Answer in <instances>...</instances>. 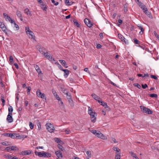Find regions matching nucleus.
<instances>
[{
  "label": "nucleus",
  "mask_w": 159,
  "mask_h": 159,
  "mask_svg": "<svg viewBox=\"0 0 159 159\" xmlns=\"http://www.w3.org/2000/svg\"><path fill=\"white\" fill-rule=\"evenodd\" d=\"M66 133L67 134H69L70 133V131L68 129H66L65 130Z\"/></svg>",
  "instance_id": "obj_62"
},
{
  "label": "nucleus",
  "mask_w": 159,
  "mask_h": 159,
  "mask_svg": "<svg viewBox=\"0 0 159 159\" xmlns=\"http://www.w3.org/2000/svg\"><path fill=\"white\" fill-rule=\"evenodd\" d=\"M1 144L5 146H7L9 145L8 142L7 141L2 142Z\"/></svg>",
  "instance_id": "obj_38"
},
{
  "label": "nucleus",
  "mask_w": 159,
  "mask_h": 159,
  "mask_svg": "<svg viewBox=\"0 0 159 159\" xmlns=\"http://www.w3.org/2000/svg\"><path fill=\"white\" fill-rule=\"evenodd\" d=\"M131 154V155L132 157H133L134 158L136 157L137 156L136 155V154L135 153L133 152H130Z\"/></svg>",
  "instance_id": "obj_51"
},
{
  "label": "nucleus",
  "mask_w": 159,
  "mask_h": 159,
  "mask_svg": "<svg viewBox=\"0 0 159 159\" xmlns=\"http://www.w3.org/2000/svg\"><path fill=\"white\" fill-rule=\"evenodd\" d=\"M51 1L52 2L55 6H57L59 4V2H55V0H51Z\"/></svg>",
  "instance_id": "obj_50"
},
{
  "label": "nucleus",
  "mask_w": 159,
  "mask_h": 159,
  "mask_svg": "<svg viewBox=\"0 0 159 159\" xmlns=\"http://www.w3.org/2000/svg\"><path fill=\"white\" fill-rule=\"evenodd\" d=\"M36 70L37 71V72H38L39 74H42V71H41V70L39 68L38 69V70Z\"/></svg>",
  "instance_id": "obj_53"
},
{
  "label": "nucleus",
  "mask_w": 159,
  "mask_h": 159,
  "mask_svg": "<svg viewBox=\"0 0 159 159\" xmlns=\"http://www.w3.org/2000/svg\"><path fill=\"white\" fill-rule=\"evenodd\" d=\"M98 102L99 104H100L101 105L104 107L105 108L107 109V110L109 109V107L107 106V104L105 102L103 101H101L100 100L98 101Z\"/></svg>",
  "instance_id": "obj_12"
},
{
  "label": "nucleus",
  "mask_w": 159,
  "mask_h": 159,
  "mask_svg": "<svg viewBox=\"0 0 159 159\" xmlns=\"http://www.w3.org/2000/svg\"><path fill=\"white\" fill-rule=\"evenodd\" d=\"M150 97H152V98H153V97L157 98V95L156 94L153 93V94H150Z\"/></svg>",
  "instance_id": "obj_44"
},
{
  "label": "nucleus",
  "mask_w": 159,
  "mask_h": 159,
  "mask_svg": "<svg viewBox=\"0 0 159 159\" xmlns=\"http://www.w3.org/2000/svg\"><path fill=\"white\" fill-rule=\"evenodd\" d=\"M151 77L152 78L156 80H157L158 79L156 75H151Z\"/></svg>",
  "instance_id": "obj_55"
},
{
  "label": "nucleus",
  "mask_w": 159,
  "mask_h": 159,
  "mask_svg": "<svg viewBox=\"0 0 159 159\" xmlns=\"http://www.w3.org/2000/svg\"><path fill=\"white\" fill-rule=\"evenodd\" d=\"M36 48L41 53L43 54L45 57L49 60L52 61L54 60V59L53 58L49 53L48 52H45V49L44 47L39 45H37L36 46Z\"/></svg>",
  "instance_id": "obj_1"
},
{
  "label": "nucleus",
  "mask_w": 159,
  "mask_h": 159,
  "mask_svg": "<svg viewBox=\"0 0 159 159\" xmlns=\"http://www.w3.org/2000/svg\"><path fill=\"white\" fill-rule=\"evenodd\" d=\"M9 60L11 63H13V59L12 56H11L10 57Z\"/></svg>",
  "instance_id": "obj_45"
},
{
  "label": "nucleus",
  "mask_w": 159,
  "mask_h": 159,
  "mask_svg": "<svg viewBox=\"0 0 159 159\" xmlns=\"http://www.w3.org/2000/svg\"><path fill=\"white\" fill-rule=\"evenodd\" d=\"M16 15L20 19L21 21H23V19L22 16L21 12L19 10H17L16 11Z\"/></svg>",
  "instance_id": "obj_15"
},
{
  "label": "nucleus",
  "mask_w": 159,
  "mask_h": 159,
  "mask_svg": "<svg viewBox=\"0 0 159 159\" xmlns=\"http://www.w3.org/2000/svg\"><path fill=\"white\" fill-rule=\"evenodd\" d=\"M1 101L2 102V105L3 106L5 105V100L4 99V97L3 96H1Z\"/></svg>",
  "instance_id": "obj_31"
},
{
  "label": "nucleus",
  "mask_w": 159,
  "mask_h": 159,
  "mask_svg": "<svg viewBox=\"0 0 159 159\" xmlns=\"http://www.w3.org/2000/svg\"><path fill=\"white\" fill-rule=\"evenodd\" d=\"M4 157L8 159H13L14 157L11 156L9 154L5 155Z\"/></svg>",
  "instance_id": "obj_28"
},
{
  "label": "nucleus",
  "mask_w": 159,
  "mask_h": 159,
  "mask_svg": "<svg viewBox=\"0 0 159 159\" xmlns=\"http://www.w3.org/2000/svg\"><path fill=\"white\" fill-rule=\"evenodd\" d=\"M142 87L143 89H146L147 87H148V85L146 84H142Z\"/></svg>",
  "instance_id": "obj_60"
},
{
  "label": "nucleus",
  "mask_w": 159,
  "mask_h": 159,
  "mask_svg": "<svg viewBox=\"0 0 159 159\" xmlns=\"http://www.w3.org/2000/svg\"><path fill=\"white\" fill-rule=\"evenodd\" d=\"M65 94H66V96H67V98H71L70 93L68 92H66V93Z\"/></svg>",
  "instance_id": "obj_46"
},
{
  "label": "nucleus",
  "mask_w": 159,
  "mask_h": 159,
  "mask_svg": "<svg viewBox=\"0 0 159 159\" xmlns=\"http://www.w3.org/2000/svg\"><path fill=\"white\" fill-rule=\"evenodd\" d=\"M55 154L58 158L62 157L63 156L62 153L60 151H56L55 152Z\"/></svg>",
  "instance_id": "obj_18"
},
{
  "label": "nucleus",
  "mask_w": 159,
  "mask_h": 159,
  "mask_svg": "<svg viewBox=\"0 0 159 159\" xmlns=\"http://www.w3.org/2000/svg\"><path fill=\"white\" fill-rule=\"evenodd\" d=\"M25 30L26 33L29 35V36L30 37V38H31L32 39L34 40L35 36L34 35V33L32 31L30 30L29 27V26L26 27H25Z\"/></svg>",
  "instance_id": "obj_4"
},
{
  "label": "nucleus",
  "mask_w": 159,
  "mask_h": 159,
  "mask_svg": "<svg viewBox=\"0 0 159 159\" xmlns=\"http://www.w3.org/2000/svg\"><path fill=\"white\" fill-rule=\"evenodd\" d=\"M24 13L28 16H32L31 11L28 8H26L25 9Z\"/></svg>",
  "instance_id": "obj_13"
},
{
  "label": "nucleus",
  "mask_w": 159,
  "mask_h": 159,
  "mask_svg": "<svg viewBox=\"0 0 159 159\" xmlns=\"http://www.w3.org/2000/svg\"><path fill=\"white\" fill-rule=\"evenodd\" d=\"M91 96L95 100L98 101H98L100 100H99L101 99L100 97L98 96L95 93L92 94Z\"/></svg>",
  "instance_id": "obj_19"
},
{
  "label": "nucleus",
  "mask_w": 159,
  "mask_h": 159,
  "mask_svg": "<svg viewBox=\"0 0 159 159\" xmlns=\"http://www.w3.org/2000/svg\"><path fill=\"white\" fill-rule=\"evenodd\" d=\"M13 23H14V27L16 28V30H18L19 29V27L18 25L16 24L15 22Z\"/></svg>",
  "instance_id": "obj_42"
},
{
  "label": "nucleus",
  "mask_w": 159,
  "mask_h": 159,
  "mask_svg": "<svg viewBox=\"0 0 159 159\" xmlns=\"http://www.w3.org/2000/svg\"><path fill=\"white\" fill-rule=\"evenodd\" d=\"M134 85L135 86L137 87L139 89H140L141 88V86L138 83H135L134 84Z\"/></svg>",
  "instance_id": "obj_40"
},
{
  "label": "nucleus",
  "mask_w": 159,
  "mask_h": 159,
  "mask_svg": "<svg viewBox=\"0 0 159 159\" xmlns=\"http://www.w3.org/2000/svg\"><path fill=\"white\" fill-rule=\"evenodd\" d=\"M93 113H95L94 112H93V109L91 108H90V107H89L88 108V113L89 115H91L92 114H93Z\"/></svg>",
  "instance_id": "obj_30"
},
{
  "label": "nucleus",
  "mask_w": 159,
  "mask_h": 159,
  "mask_svg": "<svg viewBox=\"0 0 159 159\" xmlns=\"http://www.w3.org/2000/svg\"><path fill=\"white\" fill-rule=\"evenodd\" d=\"M97 131H96V130H92L91 131V132L93 134H94L96 136V135L97 134Z\"/></svg>",
  "instance_id": "obj_58"
},
{
  "label": "nucleus",
  "mask_w": 159,
  "mask_h": 159,
  "mask_svg": "<svg viewBox=\"0 0 159 159\" xmlns=\"http://www.w3.org/2000/svg\"><path fill=\"white\" fill-rule=\"evenodd\" d=\"M69 81L71 83H75V81L74 80V79L72 78H69Z\"/></svg>",
  "instance_id": "obj_59"
},
{
  "label": "nucleus",
  "mask_w": 159,
  "mask_h": 159,
  "mask_svg": "<svg viewBox=\"0 0 159 159\" xmlns=\"http://www.w3.org/2000/svg\"><path fill=\"white\" fill-rule=\"evenodd\" d=\"M51 1L52 2L55 6H57L59 4V2H55V0H51Z\"/></svg>",
  "instance_id": "obj_49"
},
{
  "label": "nucleus",
  "mask_w": 159,
  "mask_h": 159,
  "mask_svg": "<svg viewBox=\"0 0 159 159\" xmlns=\"http://www.w3.org/2000/svg\"><path fill=\"white\" fill-rule=\"evenodd\" d=\"M3 16L6 20H8L11 23H13L14 22V21L12 20L9 16L6 13H3Z\"/></svg>",
  "instance_id": "obj_8"
},
{
  "label": "nucleus",
  "mask_w": 159,
  "mask_h": 159,
  "mask_svg": "<svg viewBox=\"0 0 159 159\" xmlns=\"http://www.w3.org/2000/svg\"><path fill=\"white\" fill-rule=\"evenodd\" d=\"M59 61L63 66H64L66 68H67L68 67V66H67L66 62L64 60H59Z\"/></svg>",
  "instance_id": "obj_22"
},
{
  "label": "nucleus",
  "mask_w": 159,
  "mask_h": 159,
  "mask_svg": "<svg viewBox=\"0 0 159 159\" xmlns=\"http://www.w3.org/2000/svg\"><path fill=\"white\" fill-rule=\"evenodd\" d=\"M73 22L74 24L77 27H80V25L79 24L78 22L76 20H73Z\"/></svg>",
  "instance_id": "obj_32"
},
{
  "label": "nucleus",
  "mask_w": 159,
  "mask_h": 159,
  "mask_svg": "<svg viewBox=\"0 0 159 159\" xmlns=\"http://www.w3.org/2000/svg\"><path fill=\"white\" fill-rule=\"evenodd\" d=\"M13 111V109L11 106H10L8 108V114H12Z\"/></svg>",
  "instance_id": "obj_29"
},
{
  "label": "nucleus",
  "mask_w": 159,
  "mask_h": 159,
  "mask_svg": "<svg viewBox=\"0 0 159 159\" xmlns=\"http://www.w3.org/2000/svg\"><path fill=\"white\" fill-rule=\"evenodd\" d=\"M138 5L141 8V7H143V6L145 5L141 2H139V3H138Z\"/></svg>",
  "instance_id": "obj_56"
},
{
  "label": "nucleus",
  "mask_w": 159,
  "mask_h": 159,
  "mask_svg": "<svg viewBox=\"0 0 159 159\" xmlns=\"http://www.w3.org/2000/svg\"><path fill=\"white\" fill-rule=\"evenodd\" d=\"M4 135L5 136L9 137L13 139L18 138L19 139H21L26 137V136L24 137L23 135L20 136L18 134L15 133H7L4 134Z\"/></svg>",
  "instance_id": "obj_2"
},
{
  "label": "nucleus",
  "mask_w": 159,
  "mask_h": 159,
  "mask_svg": "<svg viewBox=\"0 0 159 159\" xmlns=\"http://www.w3.org/2000/svg\"><path fill=\"white\" fill-rule=\"evenodd\" d=\"M63 71L64 72V76L66 78H67L69 74V70L67 69H65Z\"/></svg>",
  "instance_id": "obj_20"
},
{
  "label": "nucleus",
  "mask_w": 159,
  "mask_h": 159,
  "mask_svg": "<svg viewBox=\"0 0 159 159\" xmlns=\"http://www.w3.org/2000/svg\"><path fill=\"white\" fill-rule=\"evenodd\" d=\"M31 152L30 150H26L23 151L20 153V154L22 155H29L31 154Z\"/></svg>",
  "instance_id": "obj_17"
},
{
  "label": "nucleus",
  "mask_w": 159,
  "mask_h": 159,
  "mask_svg": "<svg viewBox=\"0 0 159 159\" xmlns=\"http://www.w3.org/2000/svg\"><path fill=\"white\" fill-rule=\"evenodd\" d=\"M67 99L68 100L69 103L70 105L73 107L74 106V103L73 100L71 98H67Z\"/></svg>",
  "instance_id": "obj_25"
},
{
  "label": "nucleus",
  "mask_w": 159,
  "mask_h": 159,
  "mask_svg": "<svg viewBox=\"0 0 159 159\" xmlns=\"http://www.w3.org/2000/svg\"><path fill=\"white\" fill-rule=\"evenodd\" d=\"M11 150H18V149L16 147L12 146L11 147Z\"/></svg>",
  "instance_id": "obj_39"
},
{
  "label": "nucleus",
  "mask_w": 159,
  "mask_h": 159,
  "mask_svg": "<svg viewBox=\"0 0 159 159\" xmlns=\"http://www.w3.org/2000/svg\"><path fill=\"white\" fill-rule=\"evenodd\" d=\"M120 159V154H116L115 156V159Z\"/></svg>",
  "instance_id": "obj_47"
},
{
  "label": "nucleus",
  "mask_w": 159,
  "mask_h": 159,
  "mask_svg": "<svg viewBox=\"0 0 159 159\" xmlns=\"http://www.w3.org/2000/svg\"><path fill=\"white\" fill-rule=\"evenodd\" d=\"M137 26L141 30V31L139 32V34H143L144 31V29H143L142 26L140 24H138L137 25Z\"/></svg>",
  "instance_id": "obj_21"
},
{
  "label": "nucleus",
  "mask_w": 159,
  "mask_h": 159,
  "mask_svg": "<svg viewBox=\"0 0 159 159\" xmlns=\"http://www.w3.org/2000/svg\"><path fill=\"white\" fill-rule=\"evenodd\" d=\"M142 111L144 113H145L148 114H152L153 112L149 109L146 108L144 106H141L140 107Z\"/></svg>",
  "instance_id": "obj_6"
},
{
  "label": "nucleus",
  "mask_w": 159,
  "mask_h": 159,
  "mask_svg": "<svg viewBox=\"0 0 159 159\" xmlns=\"http://www.w3.org/2000/svg\"><path fill=\"white\" fill-rule=\"evenodd\" d=\"M90 115L91 116L90 117L92 122L93 123L95 122L96 119V115L95 113Z\"/></svg>",
  "instance_id": "obj_16"
},
{
  "label": "nucleus",
  "mask_w": 159,
  "mask_h": 159,
  "mask_svg": "<svg viewBox=\"0 0 159 159\" xmlns=\"http://www.w3.org/2000/svg\"><path fill=\"white\" fill-rule=\"evenodd\" d=\"M37 125L38 126V129L39 130H40L41 129V125L40 123V122H39L37 123Z\"/></svg>",
  "instance_id": "obj_48"
},
{
  "label": "nucleus",
  "mask_w": 159,
  "mask_h": 159,
  "mask_svg": "<svg viewBox=\"0 0 159 159\" xmlns=\"http://www.w3.org/2000/svg\"><path fill=\"white\" fill-rule=\"evenodd\" d=\"M40 7L43 10L45 11H46L47 9V7H46V5L43 4V2L40 4Z\"/></svg>",
  "instance_id": "obj_26"
},
{
  "label": "nucleus",
  "mask_w": 159,
  "mask_h": 159,
  "mask_svg": "<svg viewBox=\"0 0 159 159\" xmlns=\"http://www.w3.org/2000/svg\"><path fill=\"white\" fill-rule=\"evenodd\" d=\"M35 153L36 155L40 157H49L51 156V153L44 151L42 152L35 151Z\"/></svg>",
  "instance_id": "obj_3"
},
{
  "label": "nucleus",
  "mask_w": 159,
  "mask_h": 159,
  "mask_svg": "<svg viewBox=\"0 0 159 159\" xmlns=\"http://www.w3.org/2000/svg\"><path fill=\"white\" fill-rule=\"evenodd\" d=\"M134 42L135 44H138L139 43V41L136 39H134Z\"/></svg>",
  "instance_id": "obj_36"
},
{
  "label": "nucleus",
  "mask_w": 159,
  "mask_h": 159,
  "mask_svg": "<svg viewBox=\"0 0 159 159\" xmlns=\"http://www.w3.org/2000/svg\"><path fill=\"white\" fill-rule=\"evenodd\" d=\"M118 37L119 39H120L121 40L124 42L125 44H128V41L121 34H118Z\"/></svg>",
  "instance_id": "obj_11"
},
{
  "label": "nucleus",
  "mask_w": 159,
  "mask_h": 159,
  "mask_svg": "<svg viewBox=\"0 0 159 159\" xmlns=\"http://www.w3.org/2000/svg\"><path fill=\"white\" fill-rule=\"evenodd\" d=\"M86 154L89 157H90L91 155V153L90 151H87L86 152Z\"/></svg>",
  "instance_id": "obj_64"
},
{
  "label": "nucleus",
  "mask_w": 159,
  "mask_h": 159,
  "mask_svg": "<svg viewBox=\"0 0 159 159\" xmlns=\"http://www.w3.org/2000/svg\"><path fill=\"white\" fill-rule=\"evenodd\" d=\"M112 148L113 150L116 152V154H119L120 155V151L119 148L116 147H114Z\"/></svg>",
  "instance_id": "obj_23"
},
{
  "label": "nucleus",
  "mask_w": 159,
  "mask_h": 159,
  "mask_svg": "<svg viewBox=\"0 0 159 159\" xmlns=\"http://www.w3.org/2000/svg\"><path fill=\"white\" fill-rule=\"evenodd\" d=\"M52 92L54 96H57V93L56 92V91L54 89H52Z\"/></svg>",
  "instance_id": "obj_43"
},
{
  "label": "nucleus",
  "mask_w": 159,
  "mask_h": 159,
  "mask_svg": "<svg viewBox=\"0 0 159 159\" xmlns=\"http://www.w3.org/2000/svg\"><path fill=\"white\" fill-rule=\"evenodd\" d=\"M65 3V4L67 6L71 5V4H70L69 2V0H64Z\"/></svg>",
  "instance_id": "obj_34"
},
{
  "label": "nucleus",
  "mask_w": 159,
  "mask_h": 159,
  "mask_svg": "<svg viewBox=\"0 0 159 159\" xmlns=\"http://www.w3.org/2000/svg\"><path fill=\"white\" fill-rule=\"evenodd\" d=\"M36 94L39 97L43 99H45L46 100V98L45 97V94L44 93H41L39 89H38L37 90L36 92Z\"/></svg>",
  "instance_id": "obj_7"
},
{
  "label": "nucleus",
  "mask_w": 159,
  "mask_h": 159,
  "mask_svg": "<svg viewBox=\"0 0 159 159\" xmlns=\"http://www.w3.org/2000/svg\"><path fill=\"white\" fill-rule=\"evenodd\" d=\"M96 136L98 138H100L103 139H107V138L106 137L104 136L101 132L99 131H98L97 134L96 135Z\"/></svg>",
  "instance_id": "obj_9"
},
{
  "label": "nucleus",
  "mask_w": 159,
  "mask_h": 159,
  "mask_svg": "<svg viewBox=\"0 0 159 159\" xmlns=\"http://www.w3.org/2000/svg\"><path fill=\"white\" fill-rule=\"evenodd\" d=\"M29 126L31 129H33L34 127V124L31 122H29Z\"/></svg>",
  "instance_id": "obj_35"
},
{
  "label": "nucleus",
  "mask_w": 159,
  "mask_h": 159,
  "mask_svg": "<svg viewBox=\"0 0 159 159\" xmlns=\"http://www.w3.org/2000/svg\"><path fill=\"white\" fill-rule=\"evenodd\" d=\"M7 120L9 123H11L13 121L12 114H8L7 118Z\"/></svg>",
  "instance_id": "obj_14"
},
{
  "label": "nucleus",
  "mask_w": 159,
  "mask_h": 159,
  "mask_svg": "<svg viewBox=\"0 0 159 159\" xmlns=\"http://www.w3.org/2000/svg\"><path fill=\"white\" fill-rule=\"evenodd\" d=\"M143 10V12H145L147 11V8L146 7V6L144 5L143 7H141V8Z\"/></svg>",
  "instance_id": "obj_33"
},
{
  "label": "nucleus",
  "mask_w": 159,
  "mask_h": 159,
  "mask_svg": "<svg viewBox=\"0 0 159 159\" xmlns=\"http://www.w3.org/2000/svg\"><path fill=\"white\" fill-rule=\"evenodd\" d=\"M85 24L89 27L90 28L93 26V24L91 23L90 21L88 19L85 18L84 20Z\"/></svg>",
  "instance_id": "obj_10"
},
{
  "label": "nucleus",
  "mask_w": 159,
  "mask_h": 159,
  "mask_svg": "<svg viewBox=\"0 0 159 159\" xmlns=\"http://www.w3.org/2000/svg\"><path fill=\"white\" fill-rule=\"evenodd\" d=\"M55 141L57 143H59L60 142L61 140L58 138H55Z\"/></svg>",
  "instance_id": "obj_52"
},
{
  "label": "nucleus",
  "mask_w": 159,
  "mask_h": 159,
  "mask_svg": "<svg viewBox=\"0 0 159 159\" xmlns=\"http://www.w3.org/2000/svg\"><path fill=\"white\" fill-rule=\"evenodd\" d=\"M57 146H58V148L59 149H61V150L63 151V149H64L63 148L61 145L60 144H58L57 145Z\"/></svg>",
  "instance_id": "obj_41"
},
{
  "label": "nucleus",
  "mask_w": 159,
  "mask_h": 159,
  "mask_svg": "<svg viewBox=\"0 0 159 159\" xmlns=\"http://www.w3.org/2000/svg\"><path fill=\"white\" fill-rule=\"evenodd\" d=\"M124 12H126L127 11V5L126 4L125 5H124Z\"/></svg>",
  "instance_id": "obj_37"
},
{
  "label": "nucleus",
  "mask_w": 159,
  "mask_h": 159,
  "mask_svg": "<svg viewBox=\"0 0 159 159\" xmlns=\"http://www.w3.org/2000/svg\"><path fill=\"white\" fill-rule=\"evenodd\" d=\"M26 88H27V92L28 94H29L30 93V90H31V88L29 86L28 87H26Z\"/></svg>",
  "instance_id": "obj_54"
},
{
  "label": "nucleus",
  "mask_w": 159,
  "mask_h": 159,
  "mask_svg": "<svg viewBox=\"0 0 159 159\" xmlns=\"http://www.w3.org/2000/svg\"><path fill=\"white\" fill-rule=\"evenodd\" d=\"M0 28L2 29L3 31H6V28L3 23L2 22V24L0 25Z\"/></svg>",
  "instance_id": "obj_27"
},
{
  "label": "nucleus",
  "mask_w": 159,
  "mask_h": 159,
  "mask_svg": "<svg viewBox=\"0 0 159 159\" xmlns=\"http://www.w3.org/2000/svg\"><path fill=\"white\" fill-rule=\"evenodd\" d=\"M154 34L156 36V37L159 39V35H158L156 33V32L154 31Z\"/></svg>",
  "instance_id": "obj_57"
},
{
  "label": "nucleus",
  "mask_w": 159,
  "mask_h": 159,
  "mask_svg": "<svg viewBox=\"0 0 159 159\" xmlns=\"http://www.w3.org/2000/svg\"><path fill=\"white\" fill-rule=\"evenodd\" d=\"M5 150H7L8 152L11 151V147H7L5 148Z\"/></svg>",
  "instance_id": "obj_61"
},
{
  "label": "nucleus",
  "mask_w": 159,
  "mask_h": 159,
  "mask_svg": "<svg viewBox=\"0 0 159 159\" xmlns=\"http://www.w3.org/2000/svg\"><path fill=\"white\" fill-rule=\"evenodd\" d=\"M34 67L35 68L36 70H38L39 68V66L37 65H34Z\"/></svg>",
  "instance_id": "obj_63"
},
{
  "label": "nucleus",
  "mask_w": 159,
  "mask_h": 159,
  "mask_svg": "<svg viewBox=\"0 0 159 159\" xmlns=\"http://www.w3.org/2000/svg\"><path fill=\"white\" fill-rule=\"evenodd\" d=\"M46 127L47 129L50 133H52L55 129L53 125L50 123H46Z\"/></svg>",
  "instance_id": "obj_5"
},
{
  "label": "nucleus",
  "mask_w": 159,
  "mask_h": 159,
  "mask_svg": "<svg viewBox=\"0 0 159 159\" xmlns=\"http://www.w3.org/2000/svg\"><path fill=\"white\" fill-rule=\"evenodd\" d=\"M144 13H145L149 18L151 19L152 18V16L151 13L148 11V10L147 11L144 12Z\"/></svg>",
  "instance_id": "obj_24"
}]
</instances>
